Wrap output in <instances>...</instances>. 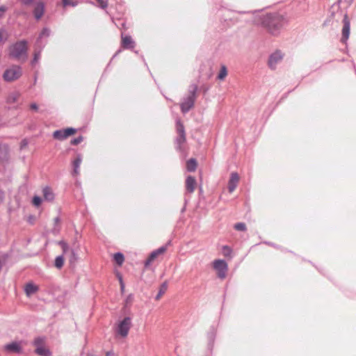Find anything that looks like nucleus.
I'll return each mask as SVG.
<instances>
[{"instance_id": "obj_1", "label": "nucleus", "mask_w": 356, "mask_h": 356, "mask_svg": "<svg viewBox=\"0 0 356 356\" xmlns=\"http://www.w3.org/2000/svg\"><path fill=\"white\" fill-rule=\"evenodd\" d=\"M261 26L271 35H277L286 26L289 19L279 13H268L260 17Z\"/></svg>"}, {"instance_id": "obj_2", "label": "nucleus", "mask_w": 356, "mask_h": 356, "mask_svg": "<svg viewBox=\"0 0 356 356\" xmlns=\"http://www.w3.org/2000/svg\"><path fill=\"white\" fill-rule=\"evenodd\" d=\"M198 85L196 83H191L187 90V95L182 98V101L179 104L180 110L182 113L185 114L190 111L194 106L197 98Z\"/></svg>"}, {"instance_id": "obj_3", "label": "nucleus", "mask_w": 356, "mask_h": 356, "mask_svg": "<svg viewBox=\"0 0 356 356\" xmlns=\"http://www.w3.org/2000/svg\"><path fill=\"white\" fill-rule=\"evenodd\" d=\"M29 42L23 39L15 42L8 47V56L10 58L19 60L22 58H26L28 56Z\"/></svg>"}, {"instance_id": "obj_4", "label": "nucleus", "mask_w": 356, "mask_h": 356, "mask_svg": "<svg viewBox=\"0 0 356 356\" xmlns=\"http://www.w3.org/2000/svg\"><path fill=\"white\" fill-rule=\"evenodd\" d=\"M131 327V318L129 316H125L119 321L115 325V333L117 337L125 338L127 337L129 330Z\"/></svg>"}, {"instance_id": "obj_5", "label": "nucleus", "mask_w": 356, "mask_h": 356, "mask_svg": "<svg viewBox=\"0 0 356 356\" xmlns=\"http://www.w3.org/2000/svg\"><path fill=\"white\" fill-rule=\"evenodd\" d=\"M22 68L18 65H12L6 69L2 77L6 82H13L22 76Z\"/></svg>"}, {"instance_id": "obj_6", "label": "nucleus", "mask_w": 356, "mask_h": 356, "mask_svg": "<svg viewBox=\"0 0 356 356\" xmlns=\"http://www.w3.org/2000/svg\"><path fill=\"white\" fill-rule=\"evenodd\" d=\"M35 347L34 353L38 356H51V351L44 346V338L42 337H35L32 341Z\"/></svg>"}, {"instance_id": "obj_7", "label": "nucleus", "mask_w": 356, "mask_h": 356, "mask_svg": "<svg viewBox=\"0 0 356 356\" xmlns=\"http://www.w3.org/2000/svg\"><path fill=\"white\" fill-rule=\"evenodd\" d=\"M176 129L178 134V136L176 138V142L177 144L176 149L177 150L182 152L184 151L182 144L186 141V134L184 126L180 120L176 121Z\"/></svg>"}, {"instance_id": "obj_8", "label": "nucleus", "mask_w": 356, "mask_h": 356, "mask_svg": "<svg viewBox=\"0 0 356 356\" xmlns=\"http://www.w3.org/2000/svg\"><path fill=\"white\" fill-rule=\"evenodd\" d=\"M77 132V129L74 127H66L56 129L52 134V137L58 140H64L68 137L74 135Z\"/></svg>"}, {"instance_id": "obj_9", "label": "nucleus", "mask_w": 356, "mask_h": 356, "mask_svg": "<svg viewBox=\"0 0 356 356\" xmlns=\"http://www.w3.org/2000/svg\"><path fill=\"white\" fill-rule=\"evenodd\" d=\"M213 267L217 271V276L220 279H225L228 270V264L225 259H218L213 261Z\"/></svg>"}, {"instance_id": "obj_10", "label": "nucleus", "mask_w": 356, "mask_h": 356, "mask_svg": "<svg viewBox=\"0 0 356 356\" xmlns=\"http://www.w3.org/2000/svg\"><path fill=\"white\" fill-rule=\"evenodd\" d=\"M170 245L171 241L169 240L164 245H162L159 248L153 250L144 262L145 268H147L152 263V261L157 258L158 256L163 254L166 251L168 246Z\"/></svg>"}, {"instance_id": "obj_11", "label": "nucleus", "mask_w": 356, "mask_h": 356, "mask_svg": "<svg viewBox=\"0 0 356 356\" xmlns=\"http://www.w3.org/2000/svg\"><path fill=\"white\" fill-rule=\"evenodd\" d=\"M33 6V15L36 21L42 19L45 13V3L42 1L33 0V3L30 4Z\"/></svg>"}, {"instance_id": "obj_12", "label": "nucleus", "mask_w": 356, "mask_h": 356, "mask_svg": "<svg viewBox=\"0 0 356 356\" xmlns=\"http://www.w3.org/2000/svg\"><path fill=\"white\" fill-rule=\"evenodd\" d=\"M23 341H12L4 345V350L8 353L22 354L23 353Z\"/></svg>"}, {"instance_id": "obj_13", "label": "nucleus", "mask_w": 356, "mask_h": 356, "mask_svg": "<svg viewBox=\"0 0 356 356\" xmlns=\"http://www.w3.org/2000/svg\"><path fill=\"white\" fill-rule=\"evenodd\" d=\"M342 22L343 28L341 30V42L343 44H346L350 32V21L347 14L344 15Z\"/></svg>"}, {"instance_id": "obj_14", "label": "nucleus", "mask_w": 356, "mask_h": 356, "mask_svg": "<svg viewBox=\"0 0 356 356\" xmlns=\"http://www.w3.org/2000/svg\"><path fill=\"white\" fill-rule=\"evenodd\" d=\"M51 29L47 26H44L36 38L35 45L42 49L46 45V42L44 43L42 40L44 38H49L51 35Z\"/></svg>"}, {"instance_id": "obj_15", "label": "nucleus", "mask_w": 356, "mask_h": 356, "mask_svg": "<svg viewBox=\"0 0 356 356\" xmlns=\"http://www.w3.org/2000/svg\"><path fill=\"white\" fill-rule=\"evenodd\" d=\"M283 58V54L281 51L276 50L275 52L272 53L268 58V65L269 68L271 70H275L276 68L277 64L280 62Z\"/></svg>"}, {"instance_id": "obj_16", "label": "nucleus", "mask_w": 356, "mask_h": 356, "mask_svg": "<svg viewBox=\"0 0 356 356\" xmlns=\"http://www.w3.org/2000/svg\"><path fill=\"white\" fill-rule=\"evenodd\" d=\"M216 332H217L216 326L214 325H211V327L207 332V346H208V349L210 350H211L213 348L215 339L216 337Z\"/></svg>"}, {"instance_id": "obj_17", "label": "nucleus", "mask_w": 356, "mask_h": 356, "mask_svg": "<svg viewBox=\"0 0 356 356\" xmlns=\"http://www.w3.org/2000/svg\"><path fill=\"white\" fill-rule=\"evenodd\" d=\"M121 46L125 49H132L135 47V41L133 40L131 35H121Z\"/></svg>"}, {"instance_id": "obj_18", "label": "nucleus", "mask_w": 356, "mask_h": 356, "mask_svg": "<svg viewBox=\"0 0 356 356\" xmlns=\"http://www.w3.org/2000/svg\"><path fill=\"white\" fill-rule=\"evenodd\" d=\"M10 157L9 146L5 143H0V161L7 162Z\"/></svg>"}, {"instance_id": "obj_19", "label": "nucleus", "mask_w": 356, "mask_h": 356, "mask_svg": "<svg viewBox=\"0 0 356 356\" xmlns=\"http://www.w3.org/2000/svg\"><path fill=\"white\" fill-rule=\"evenodd\" d=\"M238 180L239 176L238 173L236 172H232L228 182V191L229 193H232L236 189Z\"/></svg>"}, {"instance_id": "obj_20", "label": "nucleus", "mask_w": 356, "mask_h": 356, "mask_svg": "<svg viewBox=\"0 0 356 356\" xmlns=\"http://www.w3.org/2000/svg\"><path fill=\"white\" fill-rule=\"evenodd\" d=\"M196 179L195 177L188 175L186 179V189L188 193H193L195 188Z\"/></svg>"}, {"instance_id": "obj_21", "label": "nucleus", "mask_w": 356, "mask_h": 356, "mask_svg": "<svg viewBox=\"0 0 356 356\" xmlns=\"http://www.w3.org/2000/svg\"><path fill=\"white\" fill-rule=\"evenodd\" d=\"M82 161V156L79 154L76 159L72 161L73 170L72 172V176H75L79 173V167Z\"/></svg>"}, {"instance_id": "obj_22", "label": "nucleus", "mask_w": 356, "mask_h": 356, "mask_svg": "<svg viewBox=\"0 0 356 356\" xmlns=\"http://www.w3.org/2000/svg\"><path fill=\"white\" fill-rule=\"evenodd\" d=\"M39 290L38 286L33 282H29L26 284L24 291L27 296H30Z\"/></svg>"}, {"instance_id": "obj_23", "label": "nucleus", "mask_w": 356, "mask_h": 356, "mask_svg": "<svg viewBox=\"0 0 356 356\" xmlns=\"http://www.w3.org/2000/svg\"><path fill=\"white\" fill-rule=\"evenodd\" d=\"M44 199L47 201H52L54 199V194L49 186H45L42 189Z\"/></svg>"}, {"instance_id": "obj_24", "label": "nucleus", "mask_w": 356, "mask_h": 356, "mask_svg": "<svg viewBox=\"0 0 356 356\" xmlns=\"http://www.w3.org/2000/svg\"><path fill=\"white\" fill-rule=\"evenodd\" d=\"M197 166V160L195 158H191L186 161V170L188 172H194Z\"/></svg>"}, {"instance_id": "obj_25", "label": "nucleus", "mask_w": 356, "mask_h": 356, "mask_svg": "<svg viewBox=\"0 0 356 356\" xmlns=\"http://www.w3.org/2000/svg\"><path fill=\"white\" fill-rule=\"evenodd\" d=\"M20 93L17 91L12 92L8 94L6 97V102L7 104L15 103L19 98Z\"/></svg>"}, {"instance_id": "obj_26", "label": "nucleus", "mask_w": 356, "mask_h": 356, "mask_svg": "<svg viewBox=\"0 0 356 356\" xmlns=\"http://www.w3.org/2000/svg\"><path fill=\"white\" fill-rule=\"evenodd\" d=\"M113 259L118 266H120L124 261V256L122 252H117L113 254Z\"/></svg>"}, {"instance_id": "obj_27", "label": "nucleus", "mask_w": 356, "mask_h": 356, "mask_svg": "<svg viewBox=\"0 0 356 356\" xmlns=\"http://www.w3.org/2000/svg\"><path fill=\"white\" fill-rule=\"evenodd\" d=\"M65 259L63 254L57 256L54 262V266L57 269H61L64 266Z\"/></svg>"}, {"instance_id": "obj_28", "label": "nucleus", "mask_w": 356, "mask_h": 356, "mask_svg": "<svg viewBox=\"0 0 356 356\" xmlns=\"http://www.w3.org/2000/svg\"><path fill=\"white\" fill-rule=\"evenodd\" d=\"M227 75V69L225 65H222L219 73L217 75V79L220 81H222Z\"/></svg>"}, {"instance_id": "obj_29", "label": "nucleus", "mask_w": 356, "mask_h": 356, "mask_svg": "<svg viewBox=\"0 0 356 356\" xmlns=\"http://www.w3.org/2000/svg\"><path fill=\"white\" fill-rule=\"evenodd\" d=\"M167 288H168L167 282H163L160 286L158 293L156 294V296L155 297V299L156 300H159L160 298L162 296V295L165 293V291L167 290Z\"/></svg>"}, {"instance_id": "obj_30", "label": "nucleus", "mask_w": 356, "mask_h": 356, "mask_svg": "<svg viewBox=\"0 0 356 356\" xmlns=\"http://www.w3.org/2000/svg\"><path fill=\"white\" fill-rule=\"evenodd\" d=\"M62 6L64 8H67L68 6L76 7L79 4V1L77 0H61Z\"/></svg>"}, {"instance_id": "obj_31", "label": "nucleus", "mask_w": 356, "mask_h": 356, "mask_svg": "<svg viewBox=\"0 0 356 356\" xmlns=\"http://www.w3.org/2000/svg\"><path fill=\"white\" fill-rule=\"evenodd\" d=\"M222 252L225 257H231L232 249L229 245H224L222 247Z\"/></svg>"}, {"instance_id": "obj_32", "label": "nucleus", "mask_w": 356, "mask_h": 356, "mask_svg": "<svg viewBox=\"0 0 356 356\" xmlns=\"http://www.w3.org/2000/svg\"><path fill=\"white\" fill-rule=\"evenodd\" d=\"M42 202V198L37 195H35L32 198V204L35 207H39Z\"/></svg>"}, {"instance_id": "obj_33", "label": "nucleus", "mask_w": 356, "mask_h": 356, "mask_svg": "<svg viewBox=\"0 0 356 356\" xmlns=\"http://www.w3.org/2000/svg\"><path fill=\"white\" fill-rule=\"evenodd\" d=\"M77 259H78L77 254L76 253L74 250L72 249L70 250V259H69L70 265L74 264V263L77 261Z\"/></svg>"}, {"instance_id": "obj_34", "label": "nucleus", "mask_w": 356, "mask_h": 356, "mask_svg": "<svg viewBox=\"0 0 356 356\" xmlns=\"http://www.w3.org/2000/svg\"><path fill=\"white\" fill-rule=\"evenodd\" d=\"M41 49L38 51H35L34 54H33V58L31 60V64L32 65H35L40 60V52H41Z\"/></svg>"}, {"instance_id": "obj_35", "label": "nucleus", "mask_w": 356, "mask_h": 356, "mask_svg": "<svg viewBox=\"0 0 356 356\" xmlns=\"http://www.w3.org/2000/svg\"><path fill=\"white\" fill-rule=\"evenodd\" d=\"M234 228L240 232H245L247 229L246 225L242 222L235 223Z\"/></svg>"}, {"instance_id": "obj_36", "label": "nucleus", "mask_w": 356, "mask_h": 356, "mask_svg": "<svg viewBox=\"0 0 356 356\" xmlns=\"http://www.w3.org/2000/svg\"><path fill=\"white\" fill-rule=\"evenodd\" d=\"M58 245L60 246V248H62V250H63V254H66V253L69 251V250H70V247H69L68 244H67L65 241H63V240L59 241L58 242Z\"/></svg>"}, {"instance_id": "obj_37", "label": "nucleus", "mask_w": 356, "mask_h": 356, "mask_svg": "<svg viewBox=\"0 0 356 356\" xmlns=\"http://www.w3.org/2000/svg\"><path fill=\"white\" fill-rule=\"evenodd\" d=\"M83 139H84L83 136L80 135L78 137L72 138L70 140V144L72 145H78L83 140Z\"/></svg>"}, {"instance_id": "obj_38", "label": "nucleus", "mask_w": 356, "mask_h": 356, "mask_svg": "<svg viewBox=\"0 0 356 356\" xmlns=\"http://www.w3.org/2000/svg\"><path fill=\"white\" fill-rule=\"evenodd\" d=\"M134 296L132 293H130L129 294L126 299H125V303H124V307L127 308L128 307L129 305H131L134 301Z\"/></svg>"}, {"instance_id": "obj_39", "label": "nucleus", "mask_w": 356, "mask_h": 356, "mask_svg": "<svg viewBox=\"0 0 356 356\" xmlns=\"http://www.w3.org/2000/svg\"><path fill=\"white\" fill-rule=\"evenodd\" d=\"M97 3H98V6L102 8V9H105L107 8L108 6V0H96Z\"/></svg>"}, {"instance_id": "obj_40", "label": "nucleus", "mask_w": 356, "mask_h": 356, "mask_svg": "<svg viewBox=\"0 0 356 356\" xmlns=\"http://www.w3.org/2000/svg\"><path fill=\"white\" fill-rule=\"evenodd\" d=\"M209 90V86L207 85H202L201 86H198V92H202L203 94H206Z\"/></svg>"}, {"instance_id": "obj_41", "label": "nucleus", "mask_w": 356, "mask_h": 356, "mask_svg": "<svg viewBox=\"0 0 356 356\" xmlns=\"http://www.w3.org/2000/svg\"><path fill=\"white\" fill-rule=\"evenodd\" d=\"M8 10V7L5 5L0 6V18L3 17Z\"/></svg>"}, {"instance_id": "obj_42", "label": "nucleus", "mask_w": 356, "mask_h": 356, "mask_svg": "<svg viewBox=\"0 0 356 356\" xmlns=\"http://www.w3.org/2000/svg\"><path fill=\"white\" fill-rule=\"evenodd\" d=\"M29 145V140L26 138H24L22 140L19 145V148L21 150L24 149Z\"/></svg>"}, {"instance_id": "obj_43", "label": "nucleus", "mask_w": 356, "mask_h": 356, "mask_svg": "<svg viewBox=\"0 0 356 356\" xmlns=\"http://www.w3.org/2000/svg\"><path fill=\"white\" fill-rule=\"evenodd\" d=\"M29 108L30 110H31L32 111H34V112H38V110H39V106L38 105L35 103V102H33V103H31L30 105H29Z\"/></svg>"}, {"instance_id": "obj_44", "label": "nucleus", "mask_w": 356, "mask_h": 356, "mask_svg": "<svg viewBox=\"0 0 356 356\" xmlns=\"http://www.w3.org/2000/svg\"><path fill=\"white\" fill-rule=\"evenodd\" d=\"M263 243L264 244H266V245H269L270 247H273V248H274L275 249H281V247L279 245L275 244L274 243H272V242H270V241H264Z\"/></svg>"}, {"instance_id": "obj_45", "label": "nucleus", "mask_w": 356, "mask_h": 356, "mask_svg": "<svg viewBox=\"0 0 356 356\" xmlns=\"http://www.w3.org/2000/svg\"><path fill=\"white\" fill-rule=\"evenodd\" d=\"M21 3L25 6H30L33 3V0H19Z\"/></svg>"}, {"instance_id": "obj_46", "label": "nucleus", "mask_w": 356, "mask_h": 356, "mask_svg": "<svg viewBox=\"0 0 356 356\" xmlns=\"http://www.w3.org/2000/svg\"><path fill=\"white\" fill-rule=\"evenodd\" d=\"M119 281H120V290L123 292L125 286H124V284L123 282L122 278L121 277H120Z\"/></svg>"}, {"instance_id": "obj_47", "label": "nucleus", "mask_w": 356, "mask_h": 356, "mask_svg": "<svg viewBox=\"0 0 356 356\" xmlns=\"http://www.w3.org/2000/svg\"><path fill=\"white\" fill-rule=\"evenodd\" d=\"M34 220H35V216H33V215H30L29 217H28V222L31 224H33V222H34Z\"/></svg>"}, {"instance_id": "obj_48", "label": "nucleus", "mask_w": 356, "mask_h": 356, "mask_svg": "<svg viewBox=\"0 0 356 356\" xmlns=\"http://www.w3.org/2000/svg\"><path fill=\"white\" fill-rule=\"evenodd\" d=\"M4 199V193L0 190V204L3 202Z\"/></svg>"}, {"instance_id": "obj_49", "label": "nucleus", "mask_w": 356, "mask_h": 356, "mask_svg": "<svg viewBox=\"0 0 356 356\" xmlns=\"http://www.w3.org/2000/svg\"><path fill=\"white\" fill-rule=\"evenodd\" d=\"M113 355H114V352L113 350H109L106 353L105 356H113Z\"/></svg>"}, {"instance_id": "obj_50", "label": "nucleus", "mask_w": 356, "mask_h": 356, "mask_svg": "<svg viewBox=\"0 0 356 356\" xmlns=\"http://www.w3.org/2000/svg\"><path fill=\"white\" fill-rule=\"evenodd\" d=\"M38 80V75L35 74L33 76V86L35 85Z\"/></svg>"}, {"instance_id": "obj_51", "label": "nucleus", "mask_w": 356, "mask_h": 356, "mask_svg": "<svg viewBox=\"0 0 356 356\" xmlns=\"http://www.w3.org/2000/svg\"><path fill=\"white\" fill-rule=\"evenodd\" d=\"M259 10H254V11H241V12H239V13H242V14L250 13H257V12H259Z\"/></svg>"}, {"instance_id": "obj_52", "label": "nucleus", "mask_w": 356, "mask_h": 356, "mask_svg": "<svg viewBox=\"0 0 356 356\" xmlns=\"http://www.w3.org/2000/svg\"><path fill=\"white\" fill-rule=\"evenodd\" d=\"M121 52V49H118L115 54L113 56L112 59H113L115 57H116Z\"/></svg>"}, {"instance_id": "obj_53", "label": "nucleus", "mask_w": 356, "mask_h": 356, "mask_svg": "<svg viewBox=\"0 0 356 356\" xmlns=\"http://www.w3.org/2000/svg\"><path fill=\"white\" fill-rule=\"evenodd\" d=\"M60 218L58 216H57L56 218H54V223L55 224H57V223L60 222Z\"/></svg>"}, {"instance_id": "obj_54", "label": "nucleus", "mask_w": 356, "mask_h": 356, "mask_svg": "<svg viewBox=\"0 0 356 356\" xmlns=\"http://www.w3.org/2000/svg\"><path fill=\"white\" fill-rule=\"evenodd\" d=\"M186 200L185 201V204H186ZM186 211V205L183 207V208L181 209V212L184 213Z\"/></svg>"}, {"instance_id": "obj_55", "label": "nucleus", "mask_w": 356, "mask_h": 356, "mask_svg": "<svg viewBox=\"0 0 356 356\" xmlns=\"http://www.w3.org/2000/svg\"><path fill=\"white\" fill-rule=\"evenodd\" d=\"M141 58H142V60H143V62L145 63V65L146 66H147V63H145V58H144V56H141Z\"/></svg>"}, {"instance_id": "obj_56", "label": "nucleus", "mask_w": 356, "mask_h": 356, "mask_svg": "<svg viewBox=\"0 0 356 356\" xmlns=\"http://www.w3.org/2000/svg\"><path fill=\"white\" fill-rule=\"evenodd\" d=\"M88 3L92 4V5H95L94 2L92 1H88Z\"/></svg>"}, {"instance_id": "obj_57", "label": "nucleus", "mask_w": 356, "mask_h": 356, "mask_svg": "<svg viewBox=\"0 0 356 356\" xmlns=\"http://www.w3.org/2000/svg\"><path fill=\"white\" fill-rule=\"evenodd\" d=\"M109 65H110V63H108V65H107V66H106V70H107V69H108V67H109Z\"/></svg>"}]
</instances>
